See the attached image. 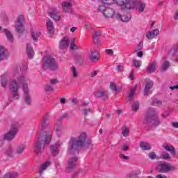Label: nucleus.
Listing matches in <instances>:
<instances>
[{
	"instance_id": "1",
	"label": "nucleus",
	"mask_w": 178,
	"mask_h": 178,
	"mask_svg": "<svg viewBox=\"0 0 178 178\" xmlns=\"http://www.w3.org/2000/svg\"><path fill=\"white\" fill-rule=\"evenodd\" d=\"M28 82L29 79H27L24 74H21L17 78V81L15 79L10 81V91L14 99H19L20 97V94L19 93V83H22V91L24 95L25 104L29 105L31 104V97L30 96V89H29Z\"/></svg>"
},
{
	"instance_id": "2",
	"label": "nucleus",
	"mask_w": 178,
	"mask_h": 178,
	"mask_svg": "<svg viewBox=\"0 0 178 178\" xmlns=\"http://www.w3.org/2000/svg\"><path fill=\"white\" fill-rule=\"evenodd\" d=\"M47 123V118L42 120V128L40 129L37 134V140L34 146L35 153L37 155H42L45 152V144L51 143V138H52V132L51 131H46L44 132V127Z\"/></svg>"
},
{
	"instance_id": "3",
	"label": "nucleus",
	"mask_w": 178,
	"mask_h": 178,
	"mask_svg": "<svg viewBox=\"0 0 178 178\" xmlns=\"http://www.w3.org/2000/svg\"><path fill=\"white\" fill-rule=\"evenodd\" d=\"M87 135L86 133H81L78 138H73L69 143L67 154L70 155H76L79 154V147H83L85 144L90 145L91 140H88L86 143V138Z\"/></svg>"
},
{
	"instance_id": "4",
	"label": "nucleus",
	"mask_w": 178,
	"mask_h": 178,
	"mask_svg": "<svg viewBox=\"0 0 178 178\" xmlns=\"http://www.w3.org/2000/svg\"><path fill=\"white\" fill-rule=\"evenodd\" d=\"M117 3L121 9H136L139 13H143L147 6V3L141 0H117Z\"/></svg>"
},
{
	"instance_id": "5",
	"label": "nucleus",
	"mask_w": 178,
	"mask_h": 178,
	"mask_svg": "<svg viewBox=\"0 0 178 178\" xmlns=\"http://www.w3.org/2000/svg\"><path fill=\"white\" fill-rule=\"evenodd\" d=\"M42 67L43 70H47V69L58 70L59 65H58V63L51 55H46L42 59Z\"/></svg>"
},
{
	"instance_id": "6",
	"label": "nucleus",
	"mask_w": 178,
	"mask_h": 178,
	"mask_svg": "<svg viewBox=\"0 0 178 178\" xmlns=\"http://www.w3.org/2000/svg\"><path fill=\"white\" fill-rule=\"evenodd\" d=\"M145 122L152 123L153 126H159L161 121L158 118V112L154 108H149L147 114L145 115Z\"/></svg>"
},
{
	"instance_id": "7",
	"label": "nucleus",
	"mask_w": 178,
	"mask_h": 178,
	"mask_svg": "<svg viewBox=\"0 0 178 178\" xmlns=\"http://www.w3.org/2000/svg\"><path fill=\"white\" fill-rule=\"evenodd\" d=\"M24 149H26V145H18L15 150L13 148V146H10L6 150H4V153L8 156H15V155H22Z\"/></svg>"
},
{
	"instance_id": "8",
	"label": "nucleus",
	"mask_w": 178,
	"mask_h": 178,
	"mask_svg": "<svg viewBox=\"0 0 178 178\" xmlns=\"http://www.w3.org/2000/svg\"><path fill=\"white\" fill-rule=\"evenodd\" d=\"M17 131H19V127H13L6 134H4V140H6L7 141H12V140L16 137Z\"/></svg>"
},
{
	"instance_id": "9",
	"label": "nucleus",
	"mask_w": 178,
	"mask_h": 178,
	"mask_svg": "<svg viewBox=\"0 0 178 178\" xmlns=\"http://www.w3.org/2000/svg\"><path fill=\"white\" fill-rule=\"evenodd\" d=\"M103 15L106 19H112V17L119 19L120 17V14H119V13H115V10L109 7L106 9L103 13Z\"/></svg>"
},
{
	"instance_id": "10",
	"label": "nucleus",
	"mask_w": 178,
	"mask_h": 178,
	"mask_svg": "<svg viewBox=\"0 0 178 178\" xmlns=\"http://www.w3.org/2000/svg\"><path fill=\"white\" fill-rule=\"evenodd\" d=\"M17 74H19V72L15 70L9 75L8 74L3 75L1 79V86L6 87V86H8V81L9 80V79H10V77H13V79H16V77H17Z\"/></svg>"
},
{
	"instance_id": "11",
	"label": "nucleus",
	"mask_w": 178,
	"mask_h": 178,
	"mask_svg": "<svg viewBox=\"0 0 178 178\" xmlns=\"http://www.w3.org/2000/svg\"><path fill=\"white\" fill-rule=\"evenodd\" d=\"M158 170L161 172V173H166L168 172H172V170H175V166L170 165V163H161L157 166Z\"/></svg>"
},
{
	"instance_id": "12",
	"label": "nucleus",
	"mask_w": 178,
	"mask_h": 178,
	"mask_svg": "<svg viewBox=\"0 0 178 178\" xmlns=\"http://www.w3.org/2000/svg\"><path fill=\"white\" fill-rule=\"evenodd\" d=\"M15 29L18 33H23L24 30V16L19 15L17 19Z\"/></svg>"
},
{
	"instance_id": "13",
	"label": "nucleus",
	"mask_w": 178,
	"mask_h": 178,
	"mask_svg": "<svg viewBox=\"0 0 178 178\" xmlns=\"http://www.w3.org/2000/svg\"><path fill=\"white\" fill-rule=\"evenodd\" d=\"M60 145H62V142L58 141L56 143L50 147V151L53 156H56V155L59 154Z\"/></svg>"
},
{
	"instance_id": "14",
	"label": "nucleus",
	"mask_w": 178,
	"mask_h": 178,
	"mask_svg": "<svg viewBox=\"0 0 178 178\" xmlns=\"http://www.w3.org/2000/svg\"><path fill=\"white\" fill-rule=\"evenodd\" d=\"M159 29H154L151 31L147 32L146 33V38L147 40H154L155 37H158L159 35Z\"/></svg>"
},
{
	"instance_id": "15",
	"label": "nucleus",
	"mask_w": 178,
	"mask_h": 178,
	"mask_svg": "<svg viewBox=\"0 0 178 178\" xmlns=\"http://www.w3.org/2000/svg\"><path fill=\"white\" fill-rule=\"evenodd\" d=\"M72 6H73V4L70 1H64L62 3L63 12H67L68 13H72Z\"/></svg>"
},
{
	"instance_id": "16",
	"label": "nucleus",
	"mask_w": 178,
	"mask_h": 178,
	"mask_svg": "<svg viewBox=\"0 0 178 178\" xmlns=\"http://www.w3.org/2000/svg\"><path fill=\"white\" fill-rule=\"evenodd\" d=\"M9 56V51L3 46H0V60H3Z\"/></svg>"
},
{
	"instance_id": "17",
	"label": "nucleus",
	"mask_w": 178,
	"mask_h": 178,
	"mask_svg": "<svg viewBox=\"0 0 178 178\" xmlns=\"http://www.w3.org/2000/svg\"><path fill=\"white\" fill-rule=\"evenodd\" d=\"M88 58L91 62H97V60L99 59L98 57V51L97 50L90 51Z\"/></svg>"
},
{
	"instance_id": "18",
	"label": "nucleus",
	"mask_w": 178,
	"mask_h": 178,
	"mask_svg": "<svg viewBox=\"0 0 178 178\" xmlns=\"http://www.w3.org/2000/svg\"><path fill=\"white\" fill-rule=\"evenodd\" d=\"M70 42V40H69L68 38H64L63 40L60 42V49H67L69 48V44Z\"/></svg>"
},
{
	"instance_id": "19",
	"label": "nucleus",
	"mask_w": 178,
	"mask_h": 178,
	"mask_svg": "<svg viewBox=\"0 0 178 178\" xmlns=\"http://www.w3.org/2000/svg\"><path fill=\"white\" fill-rule=\"evenodd\" d=\"M46 24H47V31H48L49 34L52 35V34H54V33H55V27L54 26V23L51 22V21L49 19L47 21Z\"/></svg>"
},
{
	"instance_id": "20",
	"label": "nucleus",
	"mask_w": 178,
	"mask_h": 178,
	"mask_svg": "<svg viewBox=\"0 0 178 178\" xmlns=\"http://www.w3.org/2000/svg\"><path fill=\"white\" fill-rule=\"evenodd\" d=\"M77 157H73L71 158L68 161V165H67V169H73L74 168H76V165L77 163Z\"/></svg>"
},
{
	"instance_id": "21",
	"label": "nucleus",
	"mask_w": 178,
	"mask_h": 178,
	"mask_svg": "<svg viewBox=\"0 0 178 178\" xmlns=\"http://www.w3.org/2000/svg\"><path fill=\"white\" fill-rule=\"evenodd\" d=\"M163 148H164L165 151L170 152L171 155H175V154H176V150L175 149V147H173V145H172L164 144L163 145Z\"/></svg>"
},
{
	"instance_id": "22",
	"label": "nucleus",
	"mask_w": 178,
	"mask_h": 178,
	"mask_svg": "<svg viewBox=\"0 0 178 178\" xmlns=\"http://www.w3.org/2000/svg\"><path fill=\"white\" fill-rule=\"evenodd\" d=\"M118 20H122L124 23H127L131 19V15L130 13H126L123 15H120V17L117 18Z\"/></svg>"
},
{
	"instance_id": "23",
	"label": "nucleus",
	"mask_w": 178,
	"mask_h": 178,
	"mask_svg": "<svg viewBox=\"0 0 178 178\" xmlns=\"http://www.w3.org/2000/svg\"><path fill=\"white\" fill-rule=\"evenodd\" d=\"M40 36H41V31H37V30L31 31V38L33 41H35V42L38 41V38H40Z\"/></svg>"
},
{
	"instance_id": "24",
	"label": "nucleus",
	"mask_w": 178,
	"mask_h": 178,
	"mask_svg": "<svg viewBox=\"0 0 178 178\" xmlns=\"http://www.w3.org/2000/svg\"><path fill=\"white\" fill-rule=\"evenodd\" d=\"M154 86V82L149 81L146 83L145 87V95H148V94H151V88Z\"/></svg>"
},
{
	"instance_id": "25",
	"label": "nucleus",
	"mask_w": 178,
	"mask_h": 178,
	"mask_svg": "<svg viewBox=\"0 0 178 178\" xmlns=\"http://www.w3.org/2000/svg\"><path fill=\"white\" fill-rule=\"evenodd\" d=\"M49 16H50V17L54 20H60V14L56 12V10H54L52 12L49 13Z\"/></svg>"
},
{
	"instance_id": "26",
	"label": "nucleus",
	"mask_w": 178,
	"mask_h": 178,
	"mask_svg": "<svg viewBox=\"0 0 178 178\" xmlns=\"http://www.w3.org/2000/svg\"><path fill=\"white\" fill-rule=\"evenodd\" d=\"M26 54L29 58H33L34 56V49L29 44H26Z\"/></svg>"
},
{
	"instance_id": "27",
	"label": "nucleus",
	"mask_w": 178,
	"mask_h": 178,
	"mask_svg": "<svg viewBox=\"0 0 178 178\" xmlns=\"http://www.w3.org/2000/svg\"><path fill=\"white\" fill-rule=\"evenodd\" d=\"M155 67H156V62L154 61L150 63L149 65L147 67L148 73H154V72H155Z\"/></svg>"
},
{
	"instance_id": "28",
	"label": "nucleus",
	"mask_w": 178,
	"mask_h": 178,
	"mask_svg": "<svg viewBox=\"0 0 178 178\" xmlns=\"http://www.w3.org/2000/svg\"><path fill=\"white\" fill-rule=\"evenodd\" d=\"M95 97H97V98H99L101 97H106L108 95V92L105 90H99L97 92H94Z\"/></svg>"
},
{
	"instance_id": "29",
	"label": "nucleus",
	"mask_w": 178,
	"mask_h": 178,
	"mask_svg": "<svg viewBox=\"0 0 178 178\" xmlns=\"http://www.w3.org/2000/svg\"><path fill=\"white\" fill-rule=\"evenodd\" d=\"M100 3H104L105 5H112V3H115L119 6L117 0H98Z\"/></svg>"
},
{
	"instance_id": "30",
	"label": "nucleus",
	"mask_w": 178,
	"mask_h": 178,
	"mask_svg": "<svg viewBox=\"0 0 178 178\" xmlns=\"http://www.w3.org/2000/svg\"><path fill=\"white\" fill-rule=\"evenodd\" d=\"M140 147L142 149H145V151H149V149H151V145L147 142H140Z\"/></svg>"
},
{
	"instance_id": "31",
	"label": "nucleus",
	"mask_w": 178,
	"mask_h": 178,
	"mask_svg": "<svg viewBox=\"0 0 178 178\" xmlns=\"http://www.w3.org/2000/svg\"><path fill=\"white\" fill-rule=\"evenodd\" d=\"M51 162L49 161H46L41 165L40 170L39 171V174L41 176L42 175V172L47 169L50 165Z\"/></svg>"
},
{
	"instance_id": "32",
	"label": "nucleus",
	"mask_w": 178,
	"mask_h": 178,
	"mask_svg": "<svg viewBox=\"0 0 178 178\" xmlns=\"http://www.w3.org/2000/svg\"><path fill=\"white\" fill-rule=\"evenodd\" d=\"M160 158L161 159H165V161H169V159H172V156L170 154H169V153L163 152L160 155Z\"/></svg>"
},
{
	"instance_id": "33",
	"label": "nucleus",
	"mask_w": 178,
	"mask_h": 178,
	"mask_svg": "<svg viewBox=\"0 0 178 178\" xmlns=\"http://www.w3.org/2000/svg\"><path fill=\"white\" fill-rule=\"evenodd\" d=\"M4 33L8 41H10V42H13V35H12V33H10V31H9L8 29H5Z\"/></svg>"
},
{
	"instance_id": "34",
	"label": "nucleus",
	"mask_w": 178,
	"mask_h": 178,
	"mask_svg": "<svg viewBox=\"0 0 178 178\" xmlns=\"http://www.w3.org/2000/svg\"><path fill=\"white\" fill-rule=\"evenodd\" d=\"M72 76L74 79H77L79 77V71L76 70V67L73 66L71 68Z\"/></svg>"
},
{
	"instance_id": "35",
	"label": "nucleus",
	"mask_w": 178,
	"mask_h": 178,
	"mask_svg": "<svg viewBox=\"0 0 178 178\" xmlns=\"http://www.w3.org/2000/svg\"><path fill=\"white\" fill-rule=\"evenodd\" d=\"M129 133H130V130L129 129V128H127V127L126 126L122 127V135L123 136V137H127Z\"/></svg>"
},
{
	"instance_id": "36",
	"label": "nucleus",
	"mask_w": 178,
	"mask_h": 178,
	"mask_svg": "<svg viewBox=\"0 0 178 178\" xmlns=\"http://www.w3.org/2000/svg\"><path fill=\"white\" fill-rule=\"evenodd\" d=\"M132 65L133 66H135V67L139 68L141 67L143 63L140 60L134 59L132 60Z\"/></svg>"
},
{
	"instance_id": "37",
	"label": "nucleus",
	"mask_w": 178,
	"mask_h": 178,
	"mask_svg": "<svg viewBox=\"0 0 178 178\" xmlns=\"http://www.w3.org/2000/svg\"><path fill=\"white\" fill-rule=\"evenodd\" d=\"M17 172H8L4 175L3 177L1 178H15L17 177Z\"/></svg>"
},
{
	"instance_id": "38",
	"label": "nucleus",
	"mask_w": 178,
	"mask_h": 178,
	"mask_svg": "<svg viewBox=\"0 0 178 178\" xmlns=\"http://www.w3.org/2000/svg\"><path fill=\"white\" fill-rule=\"evenodd\" d=\"M106 5H111V4L102 3L99 6L98 10H100V12H102V13H104V12H105L106 10V9H108V6H106Z\"/></svg>"
},
{
	"instance_id": "39",
	"label": "nucleus",
	"mask_w": 178,
	"mask_h": 178,
	"mask_svg": "<svg viewBox=\"0 0 178 178\" xmlns=\"http://www.w3.org/2000/svg\"><path fill=\"white\" fill-rule=\"evenodd\" d=\"M136 92V88L131 89L127 99H128V101H131L132 99H134V94Z\"/></svg>"
},
{
	"instance_id": "40",
	"label": "nucleus",
	"mask_w": 178,
	"mask_h": 178,
	"mask_svg": "<svg viewBox=\"0 0 178 178\" xmlns=\"http://www.w3.org/2000/svg\"><path fill=\"white\" fill-rule=\"evenodd\" d=\"M170 63L168 61H165L161 67L162 72H165L168 67H169Z\"/></svg>"
},
{
	"instance_id": "41",
	"label": "nucleus",
	"mask_w": 178,
	"mask_h": 178,
	"mask_svg": "<svg viewBox=\"0 0 178 178\" xmlns=\"http://www.w3.org/2000/svg\"><path fill=\"white\" fill-rule=\"evenodd\" d=\"M75 39L73 38L71 40V44H70V48L71 49H79V47L76 45V44L74 43Z\"/></svg>"
},
{
	"instance_id": "42",
	"label": "nucleus",
	"mask_w": 178,
	"mask_h": 178,
	"mask_svg": "<svg viewBox=\"0 0 178 178\" xmlns=\"http://www.w3.org/2000/svg\"><path fill=\"white\" fill-rule=\"evenodd\" d=\"M140 108V103L138 102H136L133 104L132 105V111H137L138 109Z\"/></svg>"
},
{
	"instance_id": "43",
	"label": "nucleus",
	"mask_w": 178,
	"mask_h": 178,
	"mask_svg": "<svg viewBox=\"0 0 178 178\" xmlns=\"http://www.w3.org/2000/svg\"><path fill=\"white\" fill-rule=\"evenodd\" d=\"M178 51V46L177 44L174 45L172 49L170 50V54L171 55H175Z\"/></svg>"
},
{
	"instance_id": "44",
	"label": "nucleus",
	"mask_w": 178,
	"mask_h": 178,
	"mask_svg": "<svg viewBox=\"0 0 178 178\" xmlns=\"http://www.w3.org/2000/svg\"><path fill=\"white\" fill-rule=\"evenodd\" d=\"M54 130L58 137H60L62 134V129H60V127H57L54 128Z\"/></svg>"
},
{
	"instance_id": "45",
	"label": "nucleus",
	"mask_w": 178,
	"mask_h": 178,
	"mask_svg": "<svg viewBox=\"0 0 178 178\" xmlns=\"http://www.w3.org/2000/svg\"><path fill=\"white\" fill-rule=\"evenodd\" d=\"M44 90H45L46 91H54L53 85H51L50 83H48V84L45 86Z\"/></svg>"
},
{
	"instance_id": "46",
	"label": "nucleus",
	"mask_w": 178,
	"mask_h": 178,
	"mask_svg": "<svg viewBox=\"0 0 178 178\" xmlns=\"http://www.w3.org/2000/svg\"><path fill=\"white\" fill-rule=\"evenodd\" d=\"M149 159H155L156 158V154H155V152H150L149 154Z\"/></svg>"
},
{
	"instance_id": "47",
	"label": "nucleus",
	"mask_w": 178,
	"mask_h": 178,
	"mask_svg": "<svg viewBox=\"0 0 178 178\" xmlns=\"http://www.w3.org/2000/svg\"><path fill=\"white\" fill-rule=\"evenodd\" d=\"M110 88H111V90L114 91V92H116V85L115 84V83H113V82L111 83Z\"/></svg>"
},
{
	"instance_id": "48",
	"label": "nucleus",
	"mask_w": 178,
	"mask_h": 178,
	"mask_svg": "<svg viewBox=\"0 0 178 178\" xmlns=\"http://www.w3.org/2000/svg\"><path fill=\"white\" fill-rule=\"evenodd\" d=\"M162 102H161L158 99H154L153 101V105L154 106H159L160 105H161Z\"/></svg>"
},
{
	"instance_id": "49",
	"label": "nucleus",
	"mask_w": 178,
	"mask_h": 178,
	"mask_svg": "<svg viewBox=\"0 0 178 178\" xmlns=\"http://www.w3.org/2000/svg\"><path fill=\"white\" fill-rule=\"evenodd\" d=\"M88 113H91V109L90 108H85L83 110V115H85V116H87Z\"/></svg>"
},
{
	"instance_id": "50",
	"label": "nucleus",
	"mask_w": 178,
	"mask_h": 178,
	"mask_svg": "<svg viewBox=\"0 0 178 178\" xmlns=\"http://www.w3.org/2000/svg\"><path fill=\"white\" fill-rule=\"evenodd\" d=\"M120 158L121 159H123L124 161H129V159H130V157H129V156H125L122 154H120Z\"/></svg>"
},
{
	"instance_id": "51",
	"label": "nucleus",
	"mask_w": 178,
	"mask_h": 178,
	"mask_svg": "<svg viewBox=\"0 0 178 178\" xmlns=\"http://www.w3.org/2000/svg\"><path fill=\"white\" fill-rule=\"evenodd\" d=\"M101 35H102L101 31H97L93 35V38H97L98 37H101Z\"/></svg>"
},
{
	"instance_id": "52",
	"label": "nucleus",
	"mask_w": 178,
	"mask_h": 178,
	"mask_svg": "<svg viewBox=\"0 0 178 178\" xmlns=\"http://www.w3.org/2000/svg\"><path fill=\"white\" fill-rule=\"evenodd\" d=\"M84 24H85V26L87 27L88 30H92V26H91V24H90V23L85 22Z\"/></svg>"
},
{
	"instance_id": "53",
	"label": "nucleus",
	"mask_w": 178,
	"mask_h": 178,
	"mask_svg": "<svg viewBox=\"0 0 178 178\" xmlns=\"http://www.w3.org/2000/svg\"><path fill=\"white\" fill-rule=\"evenodd\" d=\"M134 73V70H132L130 74L129 75V80H134V75L133 74Z\"/></svg>"
},
{
	"instance_id": "54",
	"label": "nucleus",
	"mask_w": 178,
	"mask_h": 178,
	"mask_svg": "<svg viewBox=\"0 0 178 178\" xmlns=\"http://www.w3.org/2000/svg\"><path fill=\"white\" fill-rule=\"evenodd\" d=\"M56 83H58V80L57 79H51L49 84L51 86H55V84H56Z\"/></svg>"
},
{
	"instance_id": "55",
	"label": "nucleus",
	"mask_w": 178,
	"mask_h": 178,
	"mask_svg": "<svg viewBox=\"0 0 178 178\" xmlns=\"http://www.w3.org/2000/svg\"><path fill=\"white\" fill-rule=\"evenodd\" d=\"M27 70V65H24L21 67V72H24Z\"/></svg>"
},
{
	"instance_id": "56",
	"label": "nucleus",
	"mask_w": 178,
	"mask_h": 178,
	"mask_svg": "<svg viewBox=\"0 0 178 178\" xmlns=\"http://www.w3.org/2000/svg\"><path fill=\"white\" fill-rule=\"evenodd\" d=\"M122 151H128L129 150V145H123V147H122Z\"/></svg>"
},
{
	"instance_id": "57",
	"label": "nucleus",
	"mask_w": 178,
	"mask_h": 178,
	"mask_svg": "<svg viewBox=\"0 0 178 178\" xmlns=\"http://www.w3.org/2000/svg\"><path fill=\"white\" fill-rule=\"evenodd\" d=\"M156 178H166V175H162V174H159L156 176Z\"/></svg>"
},
{
	"instance_id": "58",
	"label": "nucleus",
	"mask_w": 178,
	"mask_h": 178,
	"mask_svg": "<svg viewBox=\"0 0 178 178\" xmlns=\"http://www.w3.org/2000/svg\"><path fill=\"white\" fill-rule=\"evenodd\" d=\"M106 52L108 55H112V54H113V51H112V49H106Z\"/></svg>"
},
{
	"instance_id": "59",
	"label": "nucleus",
	"mask_w": 178,
	"mask_h": 178,
	"mask_svg": "<svg viewBox=\"0 0 178 178\" xmlns=\"http://www.w3.org/2000/svg\"><path fill=\"white\" fill-rule=\"evenodd\" d=\"M172 126H173L175 129H178V122H172Z\"/></svg>"
},
{
	"instance_id": "60",
	"label": "nucleus",
	"mask_w": 178,
	"mask_h": 178,
	"mask_svg": "<svg viewBox=\"0 0 178 178\" xmlns=\"http://www.w3.org/2000/svg\"><path fill=\"white\" fill-rule=\"evenodd\" d=\"M143 55L144 54H143V51H139L137 54V56H138V58H143Z\"/></svg>"
},
{
	"instance_id": "61",
	"label": "nucleus",
	"mask_w": 178,
	"mask_h": 178,
	"mask_svg": "<svg viewBox=\"0 0 178 178\" xmlns=\"http://www.w3.org/2000/svg\"><path fill=\"white\" fill-rule=\"evenodd\" d=\"M122 65H118L117 66V70H118V72H122Z\"/></svg>"
},
{
	"instance_id": "62",
	"label": "nucleus",
	"mask_w": 178,
	"mask_h": 178,
	"mask_svg": "<svg viewBox=\"0 0 178 178\" xmlns=\"http://www.w3.org/2000/svg\"><path fill=\"white\" fill-rule=\"evenodd\" d=\"M77 27H72L71 29H70V32L71 33H74V31H76V30H77Z\"/></svg>"
},
{
	"instance_id": "63",
	"label": "nucleus",
	"mask_w": 178,
	"mask_h": 178,
	"mask_svg": "<svg viewBox=\"0 0 178 178\" xmlns=\"http://www.w3.org/2000/svg\"><path fill=\"white\" fill-rule=\"evenodd\" d=\"M170 90H178V85L170 87Z\"/></svg>"
},
{
	"instance_id": "64",
	"label": "nucleus",
	"mask_w": 178,
	"mask_h": 178,
	"mask_svg": "<svg viewBox=\"0 0 178 178\" xmlns=\"http://www.w3.org/2000/svg\"><path fill=\"white\" fill-rule=\"evenodd\" d=\"M97 74H98V72L97 71H94L91 73V76L95 77V76H97Z\"/></svg>"
}]
</instances>
